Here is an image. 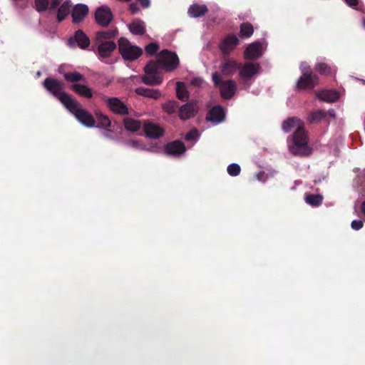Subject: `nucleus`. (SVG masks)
Wrapping results in <instances>:
<instances>
[{
  "mask_svg": "<svg viewBox=\"0 0 365 365\" xmlns=\"http://www.w3.org/2000/svg\"><path fill=\"white\" fill-rule=\"evenodd\" d=\"M128 29L134 35H143L145 31V23L140 20H135L129 25Z\"/></svg>",
  "mask_w": 365,
  "mask_h": 365,
  "instance_id": "bb28decb",
  "label": "nucleus"
},
{
  "mask_svg": "<svg viewBox=\"0 0 365 365\" xmlns=\"http://www.w3.org/2000/svg\"><path fill=\"white\" fill-rule=\"evenodd\" d=\"M88 7L83 4H77L73 9L72 18L74 23L81 22L88 14Z\"/></svg>",
  "mask_w": 365,
  "mask_h": 365,
  "instance_id": "6ab92c4d",
  "label": "nucleus"
},
{
  "mask_svg": "<svg viewBox=\"0 0 365 365\" xmlns=\"http://www.w3.org/2000/svg\"><path fill=\"white\" fill-rule=\"evenodd\" d=\"M207 11V7L204 4H194L188 9V14L190 17L198 18L204 16Z\"/></svg>",
  "mask_w": 365,
  "mask_h": 365,
  "instance_id": "4be33fe9",
  "label": "nucleus"
},
{
  "mask_svg": "<svg viewBox=\"0 0 365 365\" xmlns=\"http://www.w3.org/2000/svg\"><path fill=\"white\" fill-rule=\"evenodd\" d=\"M135 92L139 95L153 99H158L160 97L161 93L158 89H150L144 87H139L135 90Z\"/></svg>",
  "mask_w": 365,
  "mask_h": 365,
  "instance_id": "5701e85b",
  "label": "nucleus"
},
{
  "mask_svg": "<svg viewBox=\"0 0 365 365\" xmlns=\"http://www.w3.org/2000/svg\"><path fill=\"white\" fill-rule=\"evenodd\" d=\"M261 71V66L258 63H245L240 69V77L243 83H248L252 78L257 76Z\"/></svg>",
  "mask_w": 365,
  "mask_h": 365,
  "instance_id": "6e6552de",
  "label": "nucleus"
},
{
  "mask_svg": "<svg viewBox=\"0 0 365 365\" xmlns=\"http://www.w3.org/2000/svg\"><path fill=\"white\" fill-rule=\"evenodd\" d=\"M129 9L133 14H135L138 11V7L135 4H131L129 6Z\"/></svg>",
  "mask_w": 365,
  "mask_h": 365,
  "instance_id": "8fccbe9b",
  "label": "nucleus"
},
{
  "mask_svg": "<svg viewBox=\"0 0 365 365\" xmlns=\"http://www.w3.org/2000/svg\"><path fill=\"white\" fill-rule=\"evenodd\" d=\"M227 173L230 176L235 177L240 173V166L237 163H231L227 167Z\"/></svg>",
  "mask_w": 365,
  "mask_h": 365,
  "instance_id": "4c0bfd02",
  "label": "nucleus"
},
{
  "mask_svg": "<svg viewBox=\"0 0 365 365\" xmlns=\"http://www.w3.org/2000/svg\"><path fill=\"white\" fill-rule=\"evenodd\" d=\"M318 83V77L316 75L302 76L297 81V87L299 89H312Z\"/></svg>",
  "mask_w": 365,
  "mask_h": 365,
  "instance_id": "f3484780",
  "label": "nucleus"
},
{
  "mask_svg": "<svg viewBox=\"0 0 365 365\" xmlns=\"http://www.w3.org/2000/svg\"><path fill=\"white\" fill-rule=\"evenodd\" d=\"M71 88L78 95L90 98L93 96V93L91 89L86 86V85H81V84H73L71 86Z\"/></svg>",
  "mask_w": 365,
  "mask_h": 365,
  "instance_id": "a878e982",
  "label": "nucleus"
},
{
  "mask_svg": "<svg viewBox=\"0 0 365 365\" xmlns=\"http://www.w3.org/2000/svg\"><path fill=\"white\" fill-rule=\"evenodd\" d=\"M326 116V113L323 110H318L312 112L307 118L309 123H315L322 120Z\"/></svg>",
  "mask_w": 365,
  "mask_h": 365,
  "instance_id": "c9c22d12",
  "label": "nucleus"
},
{
  "mask_svg": "<svg viewBox=\"0 0 365 365\" xmlns=\"http://www.w3.org/2000/svg\"><path fill=\"white\" fill-rule=\"evenodd\" d=\"M159 49V46L156 43H150L145 47V53L148 55L155 54Z\"/></svg>",
  "mask_w": 365,
  "mask_h": 365,
  "instance_id": "79ce46f5",
  "label": "nucleus"
},
{
  "mask_svg": "<svg viewBox=\"0 0 365 365\" xmlns=\"http://www.w3.org/2000/svg\"><path fill=\"white\" fill-rule=\"evenodd\" d=\"M176 93L178 98L181 101H186L188 98V93L185 84L182 82H178L176 86Z\"/></svg>",
  "mask_w": 365,
  "mask_h": 365,
  "instance_id": "7c9ffc66",
  "label": "nucleus"
},
{
  "mask_svg": "<svg viewBox=\"0 0 365 365\" xmlns=\"http://www.w3.org/2000/svg\"><path fill=\"white\" fill-rule=\"evenodd\" d=\"M48 0H35L36 9L39 11H46L48 7Z\"/></svg>",
  "mask_w": 365,
  "mask_h": 365,
  "instance_id": "a19ab883",
  "label": "nucleus"
},
{
  "mask_svg": "<svg viewBox=\"0 0 365 365\" xmlns=\"http://www.w3.org/2000/svg\"><path fill=\"white\" fill-rule=\"evenodd\" d=\"M96 119L98 121V128H106L107 127H109L110 125V120L108 118V116L102 114V113H96Z\"/></svg>",
  "mask_w": 365,
  "mask_h": 365,
  "instance_id": "f704fd0d",
  "label": "nucleus"
},
{
  "mask_svg": "<svg viewBox=\"0 0 365 365\" xmlns=\"http://www.w3.org/2000/svg\"><path fill=\"white\" fill-rule=\"evenodd\" d=\"M66 108L85 126L90 128L95 126L96 121L93 115L82 108L81 105L74 98Z\"/></svg>",
  "mask_w": 365,
  "mask_h": 365,
  "instance_id": "20e7f679",
  "label": "nucleus"
},
{
  "mask_svg": "<svg viewBox=\"0 0 365 365\" xmlns=\"http://www.w3.org/2000/svg\"><path fill=\"white\" fill-rule=\"evenodd\" d=\"M344 1L350 7H352V8H355L359 4L358 0H344Z\"/></svg>",
  "mask_w": 365,
  "mask_h": 365,
  "instance_id": "49530a36",
  "label": "nucleus"
},
{
  "mask_svg": "<svg viewBox=\"0 0 365 365\" xmlns=\"http://www.w3.org/2000/svg\"><path fill=\"white\" fill-rule=\"evenodd\" d=\"M212 81L216 86H220V95L224 99H230L237 90L236 83L233 80L221 81V76L217 72L212 75Z\"/></svg>",
  "mask_w": 365,
  "mask_h": 365,
  "instance_id": "39448f33",
  "label": "nucleus"
},
{
  "mask_svg": "<svg viewBox=\"0 0 365 365\" xmlns=\"http://www.w3.org/2000/svg\"><path fill=\"white\" fill-rule=\"evenodd\" d=\"M127 144L128 146L132 147L133 148L146 150L154 153L158 152L160 150V148L157 146L147 147L145 145H143V143H140L136 140H130L127 143Z\"/></svg>",
  "mask_w": 365,
  "mask_h": 365,
  "instance_id": "c85d7f7f",
  "label": "nucleus"
},
{
  "mask_svg": "<svg viewBox=\"0 0 365 365\" xmlns=\"http://www.w3.org/2000/svg\"><path fill=\"white\" fill-rule=\"evenodd\" d=\"M61 0H52L50 4L51 9H56L60 4Z\"/></svg>",
  "mask_w": 365,
  "mask_h": 365,
  "instance_id": "de8ad7c7",
  "label": "nucleus"
},
{
  "mask_svg": "<svg viewBox=\"0 0 365 365\" xmlns=\"http://www.w3.org/2000/svg\"><path fill=\"white\" fill-rule=\"evenodd\" d=\"M317 98L325 102L333 103L339 98V93L334 90H324L317 93Z\"/></svg>",
  "mask_w": 365,
  "mask_h": 365,
  "instance_id": "412c9836",
  "label": "nucleus"
},
{
  "mask_svg": "<svg viewBox=\"0 0 365 365\" xmlns=\"http://www.w3.org/2000/svg\"><path fill=\"white\" fill-rule=\"evenodd\" d=\"M156 64L158 68H160L167 72H171L175 70L180 63L178 55L173 51L164 49L158 53Z\"/></svg>",
  "mask_w": 365,
  "mask_h": 365,
  "instance_id": "7ed1b4c3",
  "label": "nucleus"
},
{
  "mask_svg": "<svg viewBox=\"0 0 365 365\" xmlns=\"http://www.w3.org/2000/svg\"><path fill=\"white\" fill-rule=\"evenodd\" d=\"M97 45V55L98 58L103 59L110 57L116 48V44L113 41L108 42L96 43Z\"/></svg>",
  "mask_w": 365,
  "mask_h": 365,
  "instance_id": "9b49d317",
  "label": "nucleus"
},
{
  "mask_svg": "<svg viewBox=\"0 0 365 365\" xmlns=\"http://www.w3.org/2000/svg\"><path fill=\"white\" fill-rule=\"evenodd\" d=\"M71 4L69 1H64L58 10L57 19L61 22L65 19L71 11Z\"/></svg>",
  "mask_w": 365,
  "mask_h": 365,
  "instance_id": "cd10ccee",
  "label": "nucleus"
},
{
  "mask_svg": "<svg viewBox=\"0 0 365 365\" xmlns=\"http://www.w3.org/2000/svg\"><path fill=\"white\" fill-rule=\"evenodd\" d=\"M158 65L155 61H150L144 68L145 75L142 81L146 85H159L162 83L163 78L158 71Z\"/></svg>",
  "mask_w": 365,
  "mask_h": 365,
  "instance_id": "0eeeda50",
  "label": "nucleus"
},
{
  "mask_svg": "<svg viewBox=\"0 0 365 365\" xmlns=\"http://www.w3.org/2000/svg\"><path fill=\"white\" fill-rule=\"evenodd\" d=\"M361 211L363 214V215L365 217V200L362 201L361 204Z\"/></svg>",
  "mask_w": 365,
  "mask_h": 365,
  "instance_id": "3c124183",
  "label": "nucleus"
},
{
  "mask_svg": "<svg viewBox=\"0 0 365 365\" xmlns=\"http://www.w3.org/2000/svg\"><path fill=\"white\" fill-rule=\"evenodd\" d=\"M203 80L201 78H195L191 81V84L196 87H200L202 85Z\"/></svg>",
  "mask_w": 365,
  "mask_h": 365,
  "instance_id": "a18cd8bd",
  "label": "nucleus"
},
{
  "mask_svg": "<svg viewBox=\"0 0 365 365\" xmlns=\"http://www.w3.org/2000/svg\"><path fill=\"white\" fill-rule=\"evenodd\" d=\"M262 46L263 44L260 41H255L251 43L245 51V58L252 60L259 58L263 52Z\"/></svg>",
  "mask_w": 365,
  "mask_h": 365,
  "instance_id": "ddd939ff",
  "label": "nucleus"
},
{
  "mask_svg": "<svg viewBox=\"0 0 365 365\" xmlns=\"http://www.w3.org/2000/svg\"><path fill=\"white\" fill-rule=\"evenodd\" d=\"M322 200L323 197L321 195L307 194L305 195V202L313 207L320 205Z\"/></svg>",
  "mask_w": 365,
  "mask_h": 365,
  "instance_id": "c756f323",
  "label": "nucleus"
},
{
  "mask_svg": "<svg viewBox=\"0 0 365 365\" xmlns=\"http://www.w3.org/2000/svg\"><path fill=\"white\" fill-rule=\"evenodd\" d=\"M198 106L195 102L187 103L179 110V117L182 120H187L197 113Z\"/></svg>",
  "mask_w": 365,
  "mask_h": 365,
  "instance_id": "4468645a",
  "label": "nucleus"
},
{
  "mask_svg": "<svg viewBox=\"0 0 365 365\" xmlns=\"http://www.w3.org/2000/svg\"><path fill=\"white\" fill-rule=\"evenodd\" d=\"M44 88L66 107L73 98L64 91V83L55 78H47L43 83Z\"/></svg>",
  "mask_w": 365,
  "mask_h": 365,
  "instance_id": "f03ea898",
  "label": "nucleus"
},
{
  "mask_svg": "<svg viewBox=\"0 0 365 365\" xmlns=\"http://www.w3.org/2000/svg\"><path fill=\"white\" fill-rule=\"evenodd\" d=\"M118 34L116 29L101 31L96 34V43L108 42L114 38Z\"/></svg>",
  "mask_w": 365,
  "mask_h": 365,
  "instance_id": "393cba45",
  "label": "nucleus"
},
{
  "mask_svg": "<svg viewBox=\"0 0 365 365\" xmlns=\"http://www.w3.org/2000/svg\"><path fill=\"white\" fill-rule=\"evenodd\" d=\"M178 108V104L173 101H168L163 104V110L169 114L175 113L177 110Z\"/></svg>",
  "mask_w": 365,
  "mask_h": 365,
  "instance_id": "e433bc0d",
  "label": "nucleus"
},
{
  "mask_svg": "<svg viewBox=\"0 0 365 365\" xmlns=\"http://www.w3.org/2000/svg\"><path fill=\"white\" fill-rule=\"evenodd\" d=\"M75 43L81 49H86L90 45V39L83 31L78 30L76 31L74 36L68 40L70 46H74Z\"/></svg>",
  "mask_w": 365,
  "mask_h": 365,
  "instance_id": "f8f14e48",
  "label": "nucleus"
},
{
  "mask_svg": "<svg viewBox=\"0 0 365 365\" xmlns=\"http://www.w3.org/2000/svg\"><path fill=\"white\" fill-rule=\"evenodd\" d=\"M238 43L239 39L235 35H229L222 40L220 48L224 55H228Z\"/></svg>",
  "mask_w": 365,
  "mask_h": 365,
  "instance_id": "dca6fc26",
  "label": "nucleus"
},
{
  "mask_svg": "<svg viewBox=\"0 0 365 365\" xmlns=\"http://www.w3.org/2000/svg\"><path fill=\"white\" fill-rule=\"evenodd\" d=\"M37 76H41V72L40 71H38L37 73H36Z\"/></svg>",
  "mask_w": 365,
  "mask_h": 365,
  "instance_id": "864d4df0",
  "label": "nucleus"
},
{
  "mask_svg": "<svg viewBox=\"0 0 365 365\" xmlns=\"http://www.w3.org/2000/svg\"><path fill=\"white\" fill-rule=\"evenodd\" d=\"M63 76L68 82H78L84 80V76L77 71L66 73Z\"/></svg>",
  "mask_w": 365,
  "mask_h": 365,
  "instance_id": "72a5a7b5",
  "label": "nucleus"
},
{
  "mask_svg": "<svg viewBox=\"0 0 365 365\" xmlns=\"http://www.w3.org/2000/svg\"><path fill=\"white\" fill-rule=\"evenodd\" d=\"M185 152V146L180 140H175L165 146V153L168 155L178 156Z\"/></svg>",
  "mask_w": 365,
  "mask_h": 365,
  "instance_id": "2eb2a0df",
  "label": "nucleus"
},
{
  "mask_svg": "<svg viewBox=\"0 0 365 365\" xmlns=\"http://www.w3.org/2000/svg\"><path fill=\"white\" fill-rule=\"evenodd\" d=\"M105 101L113 113L120 115L128 114V108L119 98L115 97L108 98H105Z\"/></svg>",
  "mask_w": 365,
  "mask_h": 365,
  "instance_id": "9d476101",
  "label": "nucleus"
},
{
  "mask_svg": "<svg viewBox=\"0 0 365 365\" xmlns=\"http://www.w3.org/2000/svg\"><path fill=\"white\" fill-rule=\"evenodd\" d=\"M364 222L361 220H354L351 223V227L354 230H359L363 227Z\"/></svg>",
  "mask_w": 365,
  "mask_h": 365,
  "instance_id": "37998d69",
  "label": "nucleus"
},
{
  "mask_svg": "<svg viewBox=\"0 0 365 365\" xmlns=\"http://www.w3.org/2000/svg\"><path fill=\"white\" fill-rule=\"evenodd\" d=\"M118 49L123 58L126 61H134L139 58L143 53V50L140 47L131 45L130 41L124 37H121L118 40Z\"/></svg>",
  "mask_w": 365,
  "mask_h": 365,
  "instance_id": "423d86ee",
  "label": "nucleus"
},
{
  "mask_svg": "<svg viewBox=\"0 0 365 365\" xmlns=\"http://www.w3.org/2000/svg\"><path fill=\"white\" fill-rule=\"evenodd\" d=\"M124 125L126 130L132 132L138 130L141 126L138 120L133 118H125L124 120Z\"/></svg>",
  "mask_w": 365,
  "mask_h": 365,
  "instance_id": "2f4dec72",
  "label": "nucleus"
},
{
  "mask_svg": "<svg viewBox=\"0 0 365 365\" xmlns=\"http://www.w3.org/2000/svg\"><path fill=\"white\" fill-rule=\"evenodd\" d=\"M200 138V133L196 129H192L190 132H188L185 136V139L187 141H191L195 143Z\"/></svg>",
  "mask_w": 365,
  "mask_h": 365,
  "instance_id": "58836bf2",
  "label": "nucleus"
},
{
  "mask_svg": "<svg viewBox=\"0 0 365 365\" xmlns=\"http://www.w3.org/2000/svg\"><path fill=\"white\" fill-rule=\"evenodd\" d=\"M254 32L253 26L250 23H243L240 26V35L244 38L250 37Z\"/></svg>",
  "mask_w": 365,
  "mask_h": 365,
  "instance_id": "473e14b6",
  "label": "nucleus"
},
{
  "mask_svg": "<svg viewBox=\"0 0 365 365\" xmlns=\"http://www.w3.org/2000/svg\"><path fill=\"white\" fill-rule=\"evenodd\" d=\"M329 115H331V117L335 118V112H334V110H330L329 111Z\"/></svg>",
  "mask_w": 365,
  "mask_h": 365,
  "instance_id": "603ef678",
  "label": "nucleus"
},
{
  "mask_svg": "<svg viewBox=\"0 0 365 365\" xmlns=\"http://www.w3.org/2000/svg\"><path fill=\"white\" fill-rule=\"evenodd\" d=\"M225 118V111L221 106L213 107L207 115V120L216 125L221 123Z\"/></svg>",
  "mask_w": 365,
  "mask_h": 365,
  "instance_id": "a211bd4d",
  "label": "nucleus"
},
{
  "mask_svg": "<svg viewBox=\"0 0 365 365\" xmlns=\"http://www.w3.org/2000/svg\"><path fill=\"white\" fill-rule=\"evenodd\" d=\"M113 17L110 9L106 5L98 8L95 13L97 24L103 27L108 26L112 21Z\"/></svg>",
  "mask_w": 365,
  "mask_h": 365,
  "instance_id": "1a4fd4ad",
  "label": "nucleus"
},
{
  "mask_svg": "<svg viewBox=\"0 0 365 365\" xmlns=\"http://www.w3.org/2000/svg\"><path fill=\"white\" fill-rule=\"evenodd\" d=\"M143 130L146 136L150 138H158L163 134V130L160 126L152 123H145L143 126Z\"/></svg>",
  "mask_w": 365,
  "mask_h": 365,
  "instance_id": "aec40b11",
  "label": "nucleus"
},
{
  "mask_svg": "<svg viewBox=\"0 0 365 365\" xmlns=\"http://www.w3.org/2000/svg\"><path fill=\"white\" fill-rule=\"evenodd\" d=\"M293 128L296 130L292 135V143L288 145L289 152L294 155H309L310 150L307 146L308 137L304 128V123L296 117L289 118L284 121L282 130L285 133H289Z\"/></svg>",
  "mask_w": 365,
  "mask_h": 365,
  "instance_id": "f257e3e1",
  "label": "nucleus"
},
{
  "mask_svg": "<svg viewBox=\"0 0 365 365\" xmlns=\"http://www.w3.org/2000/svg\"><path fill=\"white\" fill-rule=\"evenodd\" d=\"M143 8H148L150 6V0H138Z\"/></svg>",
  "mask_w": 365,
  "mask_h": 365,
  "instance_id": "09e8293b",
  "label": "nucleus"
},
{
  "mask_svg": "<svg viewBox=\"0 0 365 365\" xmlns=\"http://www.w3.org/2000/svg\"><path fill=\"white\" fill-rule=\"evenodd\" d=\"M239 68V65L234 61L227 59L222 63L220 68L223 75L229 76L233 74Z\"/></svg>",
  "mask_w": 365,
  "mask_h": 365,
  "instance_id": "b1692460",
  "label": "nucleus"
},
{
  "mask_svg": "<svg viewBox=\"0 0 365 365\" xmlns=\"http://www.w3.org/2000/svg\"><path fill=\"white\" fill-rule=\"evenodd\" d=\"M315 68L320 74L323 75H328L331 72V68L324 63H317Z\"/></svg>",
  "mask_w": 365,
  "mask_h": 365,
  "instance_id": "ea45409f",
  "label": "nucleus"
},
{
  "mask_svg": "<svg viewBox=\"0 0 365 365\" xmlns=\"http://www.w3.org/2000/svg\"><path fill=\"white\" fill-rule=\"evenodd\" d=\"M300 68L302 72V76H309L312 75V71L309 66L306 63H302L301 64Z\"/></svg>",
  "mask_w": 365,
  "mask_h": 365,
  "instance_id": "c03bdc74",
  "label": "nucleus"
}]
</instances>
